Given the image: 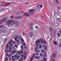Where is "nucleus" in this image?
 <instances>
[{
	"mask_svg": "<svg viewBox=\"0 0 61 61\" xmlns=\"http://www.w3.org/2000/svg\"><path fill=\"white\" fill-rule=\"evenodd\" d=\"M39 47H38L37 46L35 47L36 49H38Z\"/></svg>",
	"mask_w": 61,
	"mask_h": 61,
	"instance_id": "obj_38",
	"label": "nucleus"
},
{
	"mask_svg": "<svg viewBox=\"0 0 61 61\" xmlns=\"http://www.w3.org/2000/svg\"><path fill=\"white\" fill-rule=\"evenodd\" d=\"M8 57H7L5 59V60H6L7 61H8Z\"/></svg>",
	"mask_w": 61,
	"mask_h": 61,
	"instance_id": "obj_41",
	"label": "nucleus"
},
{
	"mask_svg": "<svg viewBox=\"0 0 61 61\" xmlns=\"http://www.w3.org/2000/svg\"><path fill=\"white\" fill-rule=\"evenodd\" d=\"M44 44H46V41H44Z\"/></svg>",
	"mask_w": 61,
	"mask_h": 61,
	"instance_id": "obj_63",
	"label": "nucleus"
},
{
	"mask_svg": "<svg viewBox=\"0 0 61 61\" xmlns=\"http://www.w3.org/2000/svg\"><path fill=\"white\" fill-rule=\"evenodd\" d=\"M11 2H8L7 3H6L5 4H7V5H8L9 4H10Z\"/></svg>",
	"mask_w": 61,
	"mask_h": 61,
	"instance_id": "obj_39",
	"label": "nucleus"
},
{
	"mask_svg": "<svg viewBox=\"0 0 61 61\" xmlns=\"http://www.w3.org/2000/svg\"><path fill=\"white\" fill-rule=\"evenodd\" d=\"M8 51H9V52L11 53V52H12V51L11 50H8Z\"/></svg>",
	"mask_w": 61,
	"mask_h": 61,
	"instance_id": "obj_20",
	"label": "nucleus"
},
{
	"mask_svg": "<svg viewBox=\"0 0 61 61\" xmlns=\"http://www.w3.org/2000/svg\"><path fill=\"white\" fill-rule=\"evenodd\" d=\"M61 34L60 33H58L57 34V36L59 37L60 36Z\"/></svg>",
	"mask_w": 61,
	"mask_h": 61,
	"instance_id": "obj_12",
	"label": "nucleus"
},
{
	"mask_svg": "<svg viewBox=\"0 0 61 61\" xmlns=\"http://www.w3.org/2000/svg\"><path fill=\"white\" fill-rule=\"evenodd\" d=\"M40 40H37V41L36 42V44L37 43H41V38H40Z\"/></svg>",
	"mask_w": 61,
	"mask_h": 61,
	"instance_id": "obj_5",
	"label": "nucleus"
},
{
	"mask_svg": "<svg viewBox=\"0 0 61 61\" xmlns=\"http://www.w3.org/2000/svg\"><path fill=\"white\" fill-rule=\"evenodd\" d=\"M17 52L18 53V55H20L21 54V52L20 51H17Z\"/></svg>",
	"mask_w": 61,
	"mask_h": 61,
	"instance_id": "obj_14",
	"label": "nucleus"
},
{
	"mask_svg": "<svg viewBox=\"0 0 61 61\" xmlns=\"http://www.w3.org/2000/svg\"><path fill=\"white\" fill-rule=\"evenodd\" d=\"M16 42L17 43H19V40H16Z\"/></svg>",
	"mask_w": 61,
	"mask_h": 61,
	"instance_id": "obj_45",
	"label": "nucleus"
},
{
	"mask_svg": "<svg viewBox=\"0 0 61 61\" xmlns=\"http://www.w3.org/2000/svg\"><path fill=\"white\" fill-rule=\"evenodd\" d=\"M15 19H19V16L15 17Z\"/></svg>",
	"mask_w": 61,
	"mask_h": 61,
	"instance_id": "obj_18",
	"label": "nucleus"
},
{
	"mask_svg": "<svg viewBox=\"0 0 61 61\" xmlns=\"http://www.w3.org/2000/svg\"><path fill=\"white\" fill-rule=\"evenodd\" d=\"M22 18V17L21 16H19V19H20V18Z\"/></svg>",
	"mask_w": 61,
	"mask_h": 61,
	"instance_id": "obj_55",
	"label": "nucleus"
},
{
	"mask_svg": "<svg viewBox=\"0 0 61 61\" xmlns=\"http://www.w3.org/2000/svg\"><path fill=\"white\" fill-rule=\"evenodd\" d=\"M23 46H25L26 45V44L25 43H24L23 44Z\"/></svg>",
	"mask_w": 61,
	"mask_h": 61,
	"instance_id": "obj_37",
	"label": "nucleus"
},
{
	"mask_svg": "<svg viewBox=\"0 0 61 61\" xmlns=\"http://www.w3.org/2000/svg\"><path fill=\"white\" fill-rule=\"evenodd\" d=\"M5 52H6V53H8L9 52V51L7 50H6L5 51Z\"/></svg>",
	"mask_w": 61,
	"mask_h": 61,
	"instance_id": "obj_47",
	"label": "nucleus"
},
{
	"mask_svg": "<svg viewBox=\"0 0 61 61\" xmlns=\"http://www.w3.org/2000/svg\"><path fill=\"white\" fill-rule=\"evenodd\" d=\"M8 47V45L7 44L6 46V47L7 48V47Z\"/></svg>",
	"mask_w": 61,
	"mask_h": 61,
	"instance_id": "obj_62",
	"label": "nucleus"
},
{
	"mask_svg": "<svg viewBox=\"0 0 61 61\" xmlns=\"http://www.w3.org/2000/svg\"><path fill=\"white\" fill-rule=\"evenodd\" d=\"M37 7L38 9H39L40 8V5H37Z\"/></svg>",
	"mask_w": 61,
	"mask_h": 61,
	"instance_id": "obj_19",
	"label": "nucleus"
},
{
	"mask_svg": "<svg viewBox=\"0 0 61 61\" xmlns=\"http://www.w3.org/2000/svg\"><path fill=\"white\" fill-rule=\"evenodd\" d=\"M29 12H34V10H29Z\"/></svg>",
	"mask_w": 61,
	"mask_h": 61,
	"instance_id": "obj_16",
	"label": "nucleus"
},
{
	"mask_svg": "<svg viewBox=\"0 0 61 61\" xmlns=\"http://www.w3.org/2000/svg\"><path fill=\"white\" fill-rule=\"evenodd\" d=\"M24 55H27V53H26V52H25L24 53Z\"/></svg>",
	"mask_w": 61,
	"mask_h": 61,
	"instance_id": "obj_43",
	"label": "nucleus"
},
{
	"mask_svg": "<svg viewBox=\"0 0 61 61\" xmlns=\"http://www.w3.org/2000/svg\"><path fill=\"white\" fill-rule=\"evenodd\" d=\"M35 58L36 59H38V57L37 56H35Z\"/></svg>",
	"mask_w": 61,
	"mask_h": 61,
	"instance_id": "obj_28",
	"label": "nucleus"
},
{
	"mask_svg": "<svg viewBox=\"0 0 61 61\" xmlns=\"http://www.w3.org/2000/svg\"><path fill=\"white\" fill-rule=\"evenodd\" d=\"M35 54H34V55H32V56L33 57H35Z\"/></svg>",
	"mask_w": 61,
	"mask_h": 61,
	"instance_id": "obj_56",
	"label": "nucleus"
},
{
	"mask_svg": "<svg viewBox=\"0 0 61 61\" xmlns=\"http://www.w3.org/2000/svg\"><path fill=\"white\" fill-rule=\"evenodd\" d=\"M5 56H8V53H6L5 54Z\"/></svg>",
	"mask_w": 61,
	"mask_h": 61,
	"instance_id": "obj_34",
	"label": "nucleus"
},
{
	"mask_svg": "<svg viewBox=\"0 0 61 61\" xmlns=\"http://www.w3.org/2000/svg\"><path fill=\"white\" fill-rule=\"evenodd\" d=\"M23 59H23V58H21V60H23Z\"/></svg>",
	"mask_w": 61,
	"mask_h": 61,
	"instance_id": "obj_64",
	"label": "nucleus"
},
{
	"mask_svg": "<svg viewBox=\"0 0 61 61\" xmlns=\"http://www.w3.org/2000/svg\"><path fill=\"white\" fill-rule=\"evenodd\" d=\"M36 55L37 56H38V52L36 53Z\"/></svg>",
	"mask_w": 61,
	"mask_h": 61,
	"instance_id": "obj_57",
	"label": "nucleus"
},
{
	"mask_svg": "<svg viewBox=\"0 0 61 61\" xmlns=\"http://www.w3.org/2000/svg\"><path fill=\"white\" fill-rule=\"evenodd\" d=\"M14 57H17V55H15L14 56Z\"/></svg>",
	"mask_w": 61,
	"mask_h": 61,
	"instance_id": "obj_31",
	"label": "nucleus"
},
{
	"mask_svg": "<svg viewBox=\"0 0 61 61\" xmlns=\"http://www.w3.org/2000/svg\"><path fill=\"white\" fill-rule=\"evenodd\" d=\"M40 48H42V46L41 45H40L39 46Z\"/></svg>",
	"mask_w": 61,
	"mask_h": 61,
	"instance_id": "obj_53",
	"label": "nucleus"
},
{
	"mask_svg": "<svg viewBox=\"0 0 61 61\" xmlns=\"http://www.w3.org/2000/svg\"><path fill=\"white\" fill-rule=\"evenodd\" d=\"M14 54H15V53H14L13 52H11V55H14Z\"/></svg>",
	"mask_w": 61,
	"mask_h": 61,
	"instance_id": "obj_40",
	"label": "nucleus"
},
{
	"mask_svg": "<svg viewBox=\"0 0 61 61\" xmlns=\"http://www.w3.org/2000/svg\"><path fill=\"white\" fill-rule=\"evenodd\" d=\"M9 44L10 46H12L13 45V43H12L11 41H10L8 43Z\"/></svg>",
	"mask_w": 61,
	"mask_h": 61,
	"instance_id": "obj_6",
	"label": "nucleus"
},
{
	"mask_svg": "<svg viewBox=\"0 0 61 61\" xmlns=\"http://www.w3.org/2000/svg\"><path fill=\"white\" fill-rule=\"evenodd\" d=\"M50 28L51 31H53V30L52 29V28L50 27Z\"/></svg>",
	"mask_w": 61,
	"mask_h": 61,
	"instance_id": "obj_27",
	"label": "nucleus"
},
{
	"mask_svg": "<svg viewBox=\"0 0 61 61\" xmlns=\"http://www.w3.org/2000/svg\"><path fill=\"white\" fill-rule=\"evenodd\" d=\"M29 36L30 37H31L32 36H33V33H30Z\"/></svg>",
	"mask_w": 61,
	"mask_h": 61,
	"instance_id": "obj_7",
	"label": "nucleus"
},
{
	"mask_svg": "<svg viewBox=\"0 0 61 61\" xmlns=\"http://www.w3.org/2000/svg\"><path fill=\"white\" fill-rule=\"evenodd\" d=\"M11 42L12 44H15L16 43V42L15 41H11Z\"/></svg>",
	"mask_w": 61,
	"mask_h": 61,
	"instance_id": "obj_11",
	"label": "nucleus"
},
{
	"mask_svg": "<svg viewBox=\"0 0 61 61\" xmlns=\"http://www.w3.org/2000/svg\"><path fill=\"white\" fill-rule=\"evenodd\" d=\"M43 61H46V58H43Z\"/></svg>",
	"mask_w": 61,
	"mask_h": 61,
	"instance_id": "obj_21",
	"label": "nucleus"
},
{
	"mask_svg": "<svg viewBox=\"0 0 61 61\" xmlns=\"http://www.w3.org/2000/svg\"><path fill=\"white\" fill-rule=\"evenodd\" d=\"M11 56V54H9L8 56V57H10V56Z\"/></svg>",
	"mask_w": 61,
	"mask_h": 61,
	"instance_id": "obj_48",
	"label": "nucleus"
},
{
	"mask_svg": "<svg viewBox=\"0 0 61 61\" xmlns=\"http://www.w3.org/2000/svg\"><path fill=\"white\" fill-rule=\"evenodd\" d=\"M21 49H23V46H22V45L21 46Z\"/></svg>",
	"mask_w": 61,
	"mask_h": 61,
	"instance_id": "obj_46",
	"label": "nucleus"
},
{
	"mask_svg": "<svg viewBox=\"0 0 61 61\" xmlns=\"http://www.w3.org/2000/svg\"><path fill=\"white\" fill-rule=\"evenodd\" d=\"M17 45H16V46H15V45H14V47H16V48H17Z\"/></svg>",
	"mask_w": 61,
	"mask_h": 61,
	"instance_id": "obj_58",
	"label": "nucleus"
},
{
	"mask_svg": "<svg viewBox=\"0 0 61 61\" xmlns=\"http://www.w3.org/2000/svg\"><path fill=\"white\" fill-rule=\"evenodd\" d=\"M36 46H39V44L37 43L36 45Z\"/></svg>",
	"mask_w": 61,
	"mask_h": 61,
	"instance_id": "obj_50",
	"label": "nucleus"
},
{
	"mask_svg": "<svg viewBox=\"0 0 61 61\" xmlns=\"http://www.w3.org/2000/svg\"><path fill=\"white\" fill-rule=\"evenodd\" d=\"M22 39V43H24V39Z\"/></svg>",
	"mask_w": 61,
	"mask_h": 61,
	"instance_id": "obj_26",
	"label": "nucleus"
},
{
	"mask_svg": "<svg viewBox=\"0 0 61 61\" xmlns=\"http://www.w3.org/2000/svg\"><path fill=\"white\" fill-rule=\"evenodd\" d=\"M56 2L57 3H59V1H58V0H55Z\"/></svg>",
	"mask_w": 61,
	"mask_h": 61,
	"instance_id": "obj_30",
	"label": "nucleus"
},
{
	"mask_svg": "<svg viewBox=\"0 0 61 61\" xmlns=\"http://www.w3.org/2000/svg\"><path fill=\"white\" fill-rule=\"evenodd\" d=\"M40 56H41V57H42V56H43V54L42 53H41L40 54Z\"/></svg>",
	"mask_w": 61,
	"mask_h": 61,
	"instance_id": "obj_44",
	"label": "nucleus"
},
{
	"mask_svg": "<svg viewBox=\"0 0 61 61\" xmlns=\"http://www.w3.org/2000/svg\"><path fill=\"white\" fill-rule=\"evenodd\" d=\"M19 39L20 40H21V38L19 37Z\"/></svg>",
	"mask_w": 61,
	"mask_h": 61,
	"instance_id": "obj_54",
	"label": "nucleus"
},
{
	"mask_svg": "<svg viewBox=\"0 0 61 61\" xmlns=\"http://www.w3.org/2000/svg\"><path fill=\"white\" fill-rule=\"evenodd\" d=\"M45 46L46 45H44L43 46V47H45Z\"/></svg>",
	"mask_w": 61,
	"mask_h": 61,
	"instance_id": "obj_61",
	"label": "nucleus"
},
{
	"mask_svg": "<svg viewBox=\"0 0 61 61\" xmlns=\"http://www.w3.org/2000/svg\"><path fill=\"white\" fill-rule=\"evenodd\" d=\"M5 32H6L5 30V29H1V32L2 34H4V33H5Z\"/></svg>",
	"mask_w": 61,
	"mask_h": 61,
	"instance_id": "obj_3",
	"label": "nucleus"
},
{
	"mask_svg": "<svg viewBox=\"0 0 61 61\" xmlns=\"http://www.w3.org/2000/svg\"><path fill=\"white\" fill-rule=\"evenodd\" d=\"M33 59V57H31V58L30 59V61H32Z\"/></svg>",
	"mask_w": 61,
	"mask_h": 61,
	"instance_id": "obj_33",
	"label": "nucleus"
},
{
	"mask_svg": "<svg viewBox=\"0 0 61 61\" xmlns=\"http://www.w3.org/2000/svg\"><path fill=\"white\" fill-rule=\"evenodd\" d=\"M6 20V19L5 18H4L3 19V21L4 22H5Z\"/></svg>",
	"mask_w": 61,
	"mask_h": 61,
	"instance_id": "obj_13",
	"label": "nucleus"
},
{
	"mask_svg": "<svg viewBox=\"0 0 61 61\" xmlns=\"http://www.w3.org/2000/svg\"><path fill=\"white\" fill-rule=\"evenodd\" d=\"M30 30H33V31L34 30V29H33V28L32 27H30Z\"/></svg>",
	"mask_w": 61,
	"mask_h": 61,
	"instance_id": "obj_17",
	"label": "nucleus"
},
{
	"mask_svg": "<svg viewBox=\"0 0 61 61\" xmlns=\"http://www.w3.org/2000/svg\"><path fill=\"white\" fill-rule=\"evenodd\" d=\"M59 46L60 47H61V44L59 43Z\"/></svg>",
	"mask_w": 61,
	"mask_h": 61,
	"instance_id": "obj_49",
	"label": "nucleus"
},
{
	"mask_svg": "<svg viewBox=\"0 0 61 61\" xmlns=\"http://www.w3.org/2000/svg\"><path fill=\"white\" fill-rule=\"evenodd\" d=\"M23 15H25L26 16L28 17L29 16V15H28L27 13H25L23 14Z\"/></svg>",
	"mask_w": 61,
	"mask_h": 61,
	"instance_id": "obj_8",
	"label": "nucleus"
},
{
	"mask_svg": "<svg viewBox=\"0 0 61 61\" xmlns=\"http://www.w3.org/2000/svg\"><path fill=\"white\" fill-rule=\"evenodd\" d=\"M15 22V20H8L7 22V25H9L10 23H13Z\"/></svg>",
	"mask_w": 61,
	"mask_h": 61,
	"instance_id": "obj_2",
	"label": "nucleus"
},
{
	"mask_svg": "<svg viewBox=\"0 0 61 61\" xmlns=\"http://www.w3.org/2000/svg\"><path fill=\"white\" fill-rule=\"evenodd\" d=\"M2 3H3V4H5V3H6L5 2H3Z\"/></svg>",
	"mask_w": 61,
	"mask_h": 61,
	"instance_id": "obj_60",
	"label": "nucleus"
},
{
	"mask_svg": "<svg viewBox=\"0 0 61 61\" xmlns=\"http://www.w3.org/2000/svg\"><path fill=\"white\" fill-rule=\"evenodd\" d=\"M12 60L13 61H15V59L13 58L12 59Z\"/></svg>",
	"mask_w": 61,
	"mask_h": 61,
	"instance_id": "obj_35",
	"label": "nucleus"
},
{
	"mask_svg": "<svg viewBox=\"0 0 61 61\" xmlns=\"http://www.w3.org/2000/svg\"><path fill=\"white\" fill-rule=\"evenodd\" d=\"M46 49H47V47H46L45 48H44V50H46Z\"/></svg>",
	"mask_w": 61,
	"mask_h": 61,
	"instance_id": "obj_51",
	"label": "nucleus"
},
{
	"mask_svg": "<svg viewBox=\"0 0 61 61\" xmlns=\"http://www.w3.org/2000/svg\"><path fill=\"white\" fill-rule=\"evenodd\" d=\"M20 52H21V53H22V54H23V51H22V50H20Z\"/></svg>",
	"mask_w": 61,
	"mask_h": 61,
	"instance_id": "obj_59",
	"label": "nucleus"
},
{
	"mask_svg": "<svg viewBox=\"0 0 61 61\" xmlns=\"http://www.w3.org/2000/svg\"><path fill=\"white\" fill-rule=\"evenodd\" d=\"M12 52L14 54H15V53H16V51L15 50L13 51Z\"/></svg>",
	"mask_w": 61,
	"mask_h": 61,
	"instance_id": "obj_23",
	"label": "nucleus"
},
{
	"mask_svg": "<svg viewBox=\"0 0 61 61\" xmlns=\"http://www.w3.org/2000/svg\"><path fill=\"white\" fill-rule=\"evenodd\" d=\"M41 51L42 53H45V51L44 50H41Z\"/></svg>",
	"mask_w": 61,
	"mask_h": 61,
	"instance_id": "obj_22",
	"label": "nucleus"
},
{
	"mask_svg": "<svg viewBox=\"0 0 61 61\" xmlns=\"http://www.w3.org/2000/svg\"><path fill=\"white\" fill-rule=\"evenodd\" d=\"M18 36H16L14 38V39L15 41H16L17 40V39H18Z\"/></svg>",
	"mask_w": 61,
	"mask_h": 61,
	"instance_id": "obj_9",
	"label": "nucleus"
},
{
	"mask_svg": "<svg viewBox=\"0 0 61 61\" xmlns=\"http://www.w3.org/2000/svg\"><path fill=\"white\" fill-rule=\"evenodd\" d=\"M36 27H35V28H36V29H38V26H36Z\"/></svg>",
	"mask_w": 61,
	"mask_h": 61,
	"instance_id": "obj_42",
	"label": "nucleus"
},
{
	"mask_svg": "<svg viewBox=\"0 0 61 61\" xmlns=\"http://www.w3.org/2000/svg\"><path fill=\"white\" fill-rule=\"evenodd\" d=\"M53 44H54L55 45H56V41H54L53 42Z\"/></svg>",
	"mask_w": 61,
	"mask_h": 61,
	"instance_id": "obj_29",
	"label": "nucleus"
},
{
	"mask_svg": "<svg viewBox=\"0 0 61 61\" xmlns=\"http://www.w3.org/2000/svg\"><path fill=\"white\" fill-rule=\"evenodd\" d=\"M52 55V56L51 57V60H53V61H56L54 58H55L56 56V54L55 53H53Z\"/></svg>",
	"mask_w": 61,
	"mask_h": 61,
	"instance_id": "obj_1",
	"label": "nucleus"
},
{
	"mask_svg": "<svg viewBox=\"0 0 61 61\" xmlns=\"http://www.w3.org/2000/svg\"><path fill=\"white\" fill-rule=\"evenodd\" d=\"M24 49H27V46H25L24 47Z\"/></svg>",
	"mask_w": 61,
	"mask_h": 61,
	"instance_id": "obj_25",
	"label": "nucleus"
},
{
	"mask_svg": "<svg viewBox=\"0 0 61 61\" xmlns=\"http://www.w3.org/2000/svg\"><path fill=\"white\" fill-rule=\"evenodd\" d=\"M30 26H33L34 25V24L33 23H31L30 24Z\"/></svg>",
	"mask_w": 61,
	"mask_h": 61,
	"instance_id": "obj_15",
	"label": "nucleus"
},
{
	"mask_svg": "<svg viewBox=\"0 0 61 61\" xmlns=\"http://www.w3.org/2000/svg\"><path fill=\"white\" fill-rule=\"evenodd\" d=\"M27 56L26 55L24 57V59H26V58Z\"/></svg>",
	"mask_w": 61,
	"mask_h": 61,
	"instance_id": "obj_32",
	"label": "nucleus"
},
{
	"mask_svg": "<svg viewBox=\"0 0 61 61\" xmlns=\"http://www.w3.org/2000/svg\"><path fill=\"white\" fill-rule=\"evenodd\" d=\"M22 34L23 36H25V33H22Z\"/></svg>",
	"mask_w": 61,
	"mask_h": 61,
	"instance_id": "obj_52",
	"label": "nucleus"
},
{
	"mask_svg": "<svg viewBox=\"0 0 61 61\" xmlns=\"http://www.w3.org/2000/svg\"><path fill=\"white\" fill-rule=\"evenodd\" d=\"M13 17H14V16L13 15H12L10 17L11 19H13Z\"/></svg>",
	"mask_w": 61,
	"mask_h": 61,
	"instance_id": "obj_36",
	"label": "nucleus"
},
{
	"mask_svg": "<svg viewBox=\"0 0 61 61\" xmlns=\"http://www.w3.org/2000/svg\"><path fill=\"white\" fill-rule=\"evenodd\" d=\"M41 44H44V40H43V39L41 38Z\"/></svg>",
	"mask_w": 61,
	"mask_h": 61,
	"instance_id": "obj_10",
	"label": "nucleus"
},
{
	"mask_svg": "<svg viewBox=\"0 0 61 61\" xmlns=\"http://www.w3.org/2000/svg\"><path fill=\"white\" fill-rule=\"evenodd\" d=\"M15 25L16 27H19V26L20 25L19 24V23L18 22H17V23H16L15 24Z\"/></svg>",
	"mask_w": 61,
	"mask_h": 61,
	"instance_id": "obj_4",
	"label": "nucleus"
},
{
	"mask_svg": "<svg viewBox=\"0 0 61 61\" xmlns=\"http://www.w3.org/2000/svg\"><path fill=\"white\" fill-rule=\"evenodd\" d=\"M9 49L10 50H11L12 49V48L11 47H9Z\"/></svg>",
	"mask_w": 61,
	"mask_h": 61,
	"instance_id": "obj_24",
	"label": "nucleus"
}]
</instances>
